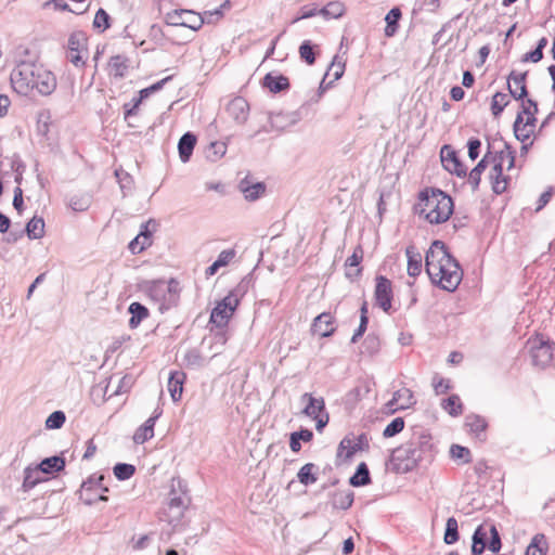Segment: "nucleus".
Wrapping results in <instances>:
<instances>
[{
    "mask_svg": "<svg viewBox=\"0 0 555 555\" xmlns=\"http://www.w3.org/2000/svg\"><path fill=\"white\" fill-rule=\"evenodd\" d=\"M182 364L186 369L198 370L204 365V358L198 349L192 348L184 353Z\"/></svg>",
    "mask_w": 555,
    "mask_h": 555,
    "instance_id": "4c0bfd02",
    "label": "nucleus"
},
{
    "mask_svg": "<svg viewBox=\"0 0 555 555\" xmlns=\"http://www.w3.org/2000/svg\"><path fill=\"white\" fill-rule=\"evenodd\" d=\"M186 379V375L182 371L170 372L168 378V391L173 402H178L181 399L183 392V385Z\"/></svg>",
    "mask_w": 555,
    "mask_h": 555,
    "instance_id": "6ab92c4d",
    "label": "nucleus"
},
{
    "mask_svg": "<svg viewBox=\"0 0 555 555\" xmlns=\"http://www.w3.org/2000/svg\"><path fill=\"white\" fill-rule=\"evenodd\" d=\"M491 145H488L487 154L478 162V164L470 170L468 175V182L472 185L473 191H477L481 181V175L488 167V158L491 154L490 151Z\"/></svg>",
    "mask_w": 555,
    "mask_h": 555,
    "instance_id": "a878e982",
    "label": "nucleus"
},
{
    "mask_svg": "<svg viewBox=\"0 0 555 555\" xmlns=\"http://www.w3.org/2000/svg\"><path fill=\"white\" fill-rule=\"evenodd\" d=\"M527 72L516 73L512 70L507 77V88L509 95L515 100H524L528 96V89L526 86Z\"/></svg>",
    "mask_w": 555,
    "mask_h": 555,
    "instance_id": "dca6fc26",
    "label": "nucleus"
},
{
    "mask_svg": "<svg viewBox=\"0 0 555 555\" xmlns=\"http://www.w3.org/2000/svg\"><path fill=\"white\" fill-rule=\"evenodd\" d=\"M392 297L393 294L391 281L384 275H377L375 278L374 289V298L376 305L385 312H388L391 309Z\"/></svg>",
    "mask_w": 555,
    "mask_h": 555,
    "instance_id": "ddd939ff",
    "label": "nucleus"
},
{
    "mask_svg": "<svg viewBox=\"0 0 555 555\" xmlns=\"http://www.w3.org/2000/svg\"><path fill=\"white\" fill-rule=\"evenodd\" d=\"M91 204L90 197L82 195V196H73L69 199V207L74 211H85L89 208Z\"/></svg>",
    "mask_w": 555,
    "mask_h": 555,
    "instance_id": "13d9d810",
    "label": "nucleus"
},
{
    "mask_svg": "<svg viewBox=\"0 0 555 555\" xmlns=\"http://www.w3.org/2000/svg\"><path fill=\"white\" fill-rule=\"evenodd\" d=\"M460 539L457 520L454 517H449L446 522V530L443 541L448 545L456 543Z\"/></svg>",
    "mask_w": 555,
    "mask_h": 555,
    "instance_id": "79ce46f5",
    "label": "nucleus"
},
{
    "mask_svg": "<svg viewBox=\"0 0 555 555\" xmlns=\"http://www.w3.org/2000/svg\"><path fill=\"white\" fill-rule=\"evenodd\" d=\"M317 46L313 44L310 40H304L299 46V55L300 59L306 62L308 65H313L315 63V53L314 48Z\"/></svg>",
    "mask_w": 555,
    "mask_h": 555,
    "instance_id": "09e8293b",
    "label": "nucleus"
},
{
    "mask_svg": "<svg viewBox=\"0 0 555 555\" xmlns=\"http://www.w3.org/2000/svg\"><path fill=\"white\" fill-rule=\"evenodd\" d=\"M25 232L30 240H38L44 235V220L41 217H33L26 224Z\"/></svg>",
    "mask_w": 555,
    "mask_h": 555,
    "instance_id": "e433bc0d",
    "label": "nucleus"
},
{
    "mask_svg": "<svg viewBox=\"0 0 555 555\" xmlns=\"http://www.w3.org/2000/svg\"><path fill=\"white\" fill-rule=\"evenodd\" d=\"M453 256L450 254L447 245L439 240L431 243L429 249L425 255V269L430 280H434L437 272H440L446 260L451 259Z\"/></svg>",
    "mask_w": 555,
    "mask_h": 555,
    "instance_id": "9d476101",
    "label": "nucleus"
},
{
    "mask_svg": "<svg viewBox=\"0 0 555 555\" xmlns=\"http://www.w3.org/2000/svg\"><path fill=\"white\" fill-rule=\"evenodd\" d=\"M113 472L118 480L125 481L130 479L134 475L135 467L134 465L128 463H117L114 466Z\"/></svg>",
    "mask_w": 555,
    "mask_h": 555,
    "instance_id": "3c124183",
    "label": "nucleus"
},
{
    "mask_svg": "<svg viewBox=\"0 0 555 555\" xmlns=\"http://www.w3.org/2000/svg\"><path fill=\"white\" fill-rule=\"evenodd\" d=\"M154 436V433L145 428L144 426H140L133 435V441L137 444H143L147 440L152 439Z\"/></svg>",
    "mask_w": 555,
    "mask_h": 555,
    "instance_id": "338daca9",
    "label": "nucleus"
},
{
    "mask_svg": "<svg viewBox=\"0 0 555 555\" xmlns=\"http://www.w3.org/2000/svg\"><path fill=\"white\" fill-rule=\"evenodd\" d=\"M197 138L194 133L185 132L178 142L179 157L182 163H188L193 154Z\"/></svg>",
    "mask_w": 555,
    "mask_h": 555,
    "instance_id": "412c9836",
    "label": "nucleus"
},
{
    "mask_svg": "<svg viewBox=\"0 0 555 555\" xmlns=\"http://www.w3.org/2000/svg\"><path fill=\"white\" fill-rule=\"evenodd\" d=\"M438 450L428 430L416 427L408 441L396 448L390 456L392 470L406 474L417 467L430 465Z\"/></svg>",
    "mask_w": 555,
    "mask_h": 555,
    "instance_id": "f257e3e1",
    "label": "nucleus"
},
{
    "mask_svg": "<svg viewBox=\"0 0 555 555\" xmlns=\"http://www.w3.org/2000/svg\"><path fill=\"white\" fill-rule=\"evenodd\" d=\"M513 130L516 139L521 143H525L533 133L532 129L524 127V117H521V114H517Z\"/></svg>",
    "mask_w": 555,
    "mask_h": 555,
    "instance_id": "a18cd8bd",
    "label": "nucleus"
},
{
    "mask_svg": "<svg viewBox=\"0 0 555 555\" xmlns=\"http://www.w3.org/2000/svg\"><path fill=\"white\" fill-rule=\"evenodd\" d=\"M128 312L130 313L128 325L131 330L137 328L141 322L150 315L149 309L138 301L131 302L129 305Z\"/></svg>",
    "mask_w": 555,
    "mask_h": 555,
    "instance_id": "b1692460",
    "label": "nucleus"
},
{
    "mask_svg": "<svg viewBox=\"0 0 555 555\" xmlns=\"http://www.w3.org/2000/svg\"><path fill=\"white\" fill-rule=\"evenodd\" d=\"M414 403L415 400L412 390L403 387L393 392L392 399L388 402V405H396L395 410H404Z\"/></svg>",
    "mask_w": 555,
    "mask_h": 555,
    "instance_id": "5701e85b",
    "label": "nucleus"
},
{
    "mask_svg": "<svg viewBox=\"0 0 555 555\" xmlns=\"http://www.w3.org/2000/svg\"><path fill=\"white\" fill-rule=\"evenodd\" d=\"M249 103L243 96H235L229 101L225 107L228 115L237 124L244 125L249 116Z\"/></svg>",
    "mask_w": 555,
    "mask_h": 555,
    "instance_id": "2eb2a0df",
    "label": "nucleus"
},
{
    "mask_svg": "<svg viewBox=\"0 0 555 555\" xmlns=\"http://www.w3.org/2000/svg\"><path fill=\"white\" fill-rule=\"evenodd\" d=\"M450 455L453 460H462L465 464L472 462L470 450L460 444L451 446Z\"/></svg>",
    "mask_w": 555,
    "mask_h": 555,
    "instance_id": "5fc2aeb1",
    "label": "nucleus"
},
{
    "mask_svg": "<svg viewBox=\"0 0 555 555\" xmlns=\"http://www.w3.org/2000/svg\"><path fill=\"white\" fill-rule=\"evenodd\" d=\"M167 25L188 27L192 30H199L204 25V20L199 13L192 10L179 9L172 10L165 15Z\"/></svg>",
    "mask_w": 555,
    "mask_h": 555,
    "instance_id": "9b49d317",
    "label": "nucleus"
},
{
    "mask_svg": "<svg viewBox=\"0 0 555 555\" xmlns=\"http://www.w3.org/2000/svg\"><path fill=\"white\" fill-rule=\"evenodd\" d=\"M313 439V433L308 428H300L289 436V448L293 452L298 453L301 450L300 442H310Z\"/></svg>",
    "mask_w": 555,
    "mask_h": 555,
    "instance_id": "f704fd0d",
    "label": "nucleus"
},
{
    "mask_svg": "<svg viewBox=\"0 0 555 555\" xmlns=\"http://www.w3.org/2000/svg\"><path fill=\"white\" fill-rule=\"evenodd\" d=\"M504 149L505 150L498 152L493 157L494 165L491 172V183L492 191L495 194L504 193L507 188V178L503 176L504 158H508L507 169H511L515 166V151L507 142H504Z\"/></svg>",
    "mask_w": 555,
    "mask_h": 555,
    "instance_id": "423d86ee",
    "label": "nucleus"
},
{
    "mask_svg": "<svg viewBox=\"0 0 555 555\" xmlns=\"http://www.w3.org/2000/svg\"><path fill=\"white\" fill-rule=\"evenodd\" d=\"M440 155L442 166L447 171L452 175H456L460 178H465L467 176V168L459 158L456 151H454L450 145H444L441 149Z\"/></svg>",
    "mask_w": 555,
    "mask_h": 555,
    "instance_id": "4468645a",
    "label": "nucleus"
},
{
    "mask_svg": "<svg viewBox=\"0 0 555 555\" xmlns=\"http://www.w3.org/2000/svg\"><path fill=\"white\" fill-rule=\"evenodd\" d=\"M42 472L38 468V465L35 467L27 466L24 469V480H23V489L24 491H28L36 487L38 483L46 481L47 479L42 477Z\"/></svg>",
    "mask_w": 555,
    "mask_h": 555,
    "instance_id": "cd10ccee",
    "label": "nucleus"
},
{
    "mask_svg": "<svg viewBox=\"0 0 555 555\" xmlns=\"http://www.w3.org/2000/svg\"><path fill=\"white\" fill-rule=\"evenodd\" d=\"M299 119L300 116L297 112L276 113L270 118L272 127L281 130L297 124Z\"/></svg>",
    "mask_w": 555,
    "mask_h": 555,
    "instance_id": "c85d7f7f",
    "label": "nucleus"
},
{
    "mask_svg": "<svg viewBox=\"0 0 555 555\" xmlns=\"http://www.w3.org/2000/svg\"><path fill=\"white\" fill-rule=\"evenodd\" d=\"M262 87L268 89L271 93H281L288 91L291 88L289 79L282 74L268 73L262 78Z\"/></svg>",
    "mask_w": 555,
    "mask_h": 555,
    "instance_id": "a211bd4d",
    "label": "nucleus"
},
{
    "mask_svg": "<svg viewBox=\"0 0 555 555\" xmlns=\"http://www.w3.org/2000/svg\"><path fill=\"white\" fill-rule=\"evenodd\" d=\"M190 504L191 498L188 494L186 483L180 478H172L168 501L160 519L177 528Z\"/></svg>",
    "mask_w": 555,
    "mask_h": 555,
    "instance_id": "20e7f679",
    "label": "nucleus"
},
{
    "mask_svg": "<svg viewBox=\"0 0 555 555\" xmlns=\"http://www.w3.org/2000/svg\"><path fill=\"white\" fill-rule=\"evenodd\" d=\"M528 347L534 366L544 369L551 365L555 358V343L537 336L528 340Z\"/></svg>",
    "mask_w": 555,
    "mask_h": 555,
    "instance_id": "6e6552de",
    "label": "nucleus"
},
{
    "mask_svg": "<svg viewBox=\"0 0 555 555\" xmlns=\"http://www.w3.org/2000/svg\"><path fill=\"white\" fill-rule=\"evenodd\" d=\"M66 421V415L63 411L52 412L46 420V427L48 429H59Z\"/></svg>",
    "mask_w": 555,
    "mask_h": 555,
    "instance_id": "6e6d98bb",
    "label": "nucleus"
},
{
    "mask_svg": "<svg viewBox=\"0 0 555 555\" xmlns=\"http://www.w3.org/2000/svg\"><path fill=\"white\" fill-rule=\"evenodd\" d=\"M363 259V248L361 245H358L352 255L349 256L347 259H346V262H345V266L346 268H358L360 267V263Z\"/></svg>",
    "mask_w": 555,
    "mask_h": 555,
    "instance_id": "69168bd1",
    "label": "nucleus"
},
{
    "mask_svg": "<svg viewBox=\"0 0 555 555\" xmlns=\"http://www.w3.org/2000/svg\"><path fill=\"white\" fill-rule=\"evenodd\" d=\"M546 550L547 546L544 534L537 533L527 546L526 555H545Z\"/></svg>",
    "mask_w": 555,
    "mask_h": 555,
    "instance_id": "a19ab883",
    "label": "nucleus"
},
{
    "mask_svg": "<svg viewBox=\"0 0 555 555\" xmlns=\"http://www.w3.org/2000/svg\"><path fill=\"white\" fill-rule=\"evenodd\" d=\"M65 467V460L63 456L53 455L50 457L43 459L39 464L38 468L41 469L43 474H54L63 470Z\"/></svg>",
    "mask_w": 555,
    "mask_h": 555,
    "instance_id": "2f4dec72",
    "label": "nucleus"
},
{
    "mask_svg": "<svg viewBox=\"0 0 555 555\" xmlns=\"http://www.w3.org/2000/svg\"><path fill=\"white\" fill-rule=\"evenodd\" d=\"M404 428L403 417L393 418L384 429L383 436L385 438H391L400 434Z\"/></svg>",
    "mask_w": 555,
    "mask_h": 555,
    "instance_id": "4d7b16f0",
    "label": "nucleus"
},
{
    "mask_svg": "<svg viewBox=\"0 0 555 555\" xmlns=\"http://www.w3.org/2000/svg\"><path fill=\"white\" fill-rule=\"evenodd\" d=\"M227 153V144L224 142H211L208 151L207 158L211 162H217Z\"/></svg>",
    "mask_w": 555,
    "mask_h": 555,
    "instance_id": "864d4df0",
    "label": "nucleus"
},
{
    "mask_svg": "<svg viewBox=\"0 0 555 555\" xmlns=\"http://www.w3.org/2000/svg\"><path fill=\"white\" fill-rule=\"evenodd\" d=\"M372 482L370 469L366 463L361 462L357 468L354 474L349 478V483L352 487H363L367 486Z\"/></svg>",
    "mask_w": 555,
    "mask_h": 555,
    "instance_id": "72a5a7b5",
    "label": "nucleus"
},
{
    "mask_svg": "<svg viewBox=\"0 0 555 555\" xmlns=\"http://www.w3.org/2000/svg\"><path fill=\"white\" fill-rule=\"evenodd\" d=\"M453 209L452 197L439 189L425 190L420 193L418 214L431 224L448 221Z\"/></svg>",
    "mask_w": 555,
    "mask_h": 555,
    "instance_id": "7ed1b4c3",
    "label": "nucleus"
},
{
    "mask_svg": "<svg viewBox=\"0 0 555 555\" xmlns=\"http://www.w3.org/2000/svg\"><path fill=\"white\" fill-rule=\"evenodd\" d=\"M319 466L314 463L305 464L297 473L298 481L308 487L317 482Z\"/></svg>",
    "mask_w": 555,
    "mask_h": 555,
    "instance_id": "7c9ffc66",
    "label": "nucleus"
},
{
    "mask_svg": "<svg viewBox=\"0 0 555 555\" xmlns=\"http://www.w3.org/2000/svg\"><path fill=\"white\" fill-rule=\"evenodd\" d=\"M301 402H306L302 414L315 421V429L322 433L330 422V414L325 408L323 397H314L309 392H305L300 397Z\"/></svg>",
    "mask_w": 555,
    "mask_h": 555,
    "instance_id": "1a4fd4ad",
    "label": "nucleus"
},
{
    "mask_svg": "<svg viewBox=\"0 0 555 555\" xmlns=\"http://www.w3.org/2000/svg\"><path fill=\"white\" fill-rule=\"evenodd\" d=\"M408 257V274L412 278H416L422 272V255L416 250L414 246H408L405 249Z\"/></svg>",
    "mask_w": 555,
    "mask_h": 555,
    "instance_id": "bb28decb",
    "label": "nucleus"
},
{
    "mask_svg": "<svg viewBox=\"0 0 555 555\" xmlns=\"http://www.w3.org/2000/svg\"><path fill=\"white\" fill-rule=\"evenodd\" d=\"M105 476L103 474H92L85 480L80 487V500L92 505L96 503V492H108V487L104 486Z\"/></svg>",
    "mask_w": 555,
    "mask_h": 555,
    "instance_id": "f8f14e48",
    "label": "nucleus"
},
{
    "mask_svg": "<svg viewBox=\"0 0 555 555\" xmlns=\"http://www.w3.org/2000/svg\"><path fill=\"white\" fill-rule=\"evenodd\" d=\"M12 88L21 95L37 92L41 95L51 94L56 88V78L42 64L21 60L10 75Z\"/></svg>",
    "mask_w": 555,
    "mask_h": 555,
    "instance_id": "f03ea898",
    "label": "nucleus"
},
{
    "mask_svg": "<svg viewBox=\"0 0 555 555\" xmlns=\"http://www.w3.org/2000/svg\"><path fill=\"white\" fill-rule=\"evenodd\" d=\"M87 35L81 30L74 31L68 38V50H87Z\"/></svg>",
    "mask_w": 555,
    "mask_h": 555,
    "instance_id": "49530a36",
    "label": "nucleus"
},
{
    "mask_svg": "<svg viewBox=\"0 0 555 555\" xmlns=\"http://www.w3.org/2000/svg\"><path fill=\"white\" fill-rule=\"evenodd\" d=\"M164 289L169 305H176L179 299L180 284L177 280L164 281Z\"/></svg>",
    "mask_w": 555,
    "mask_h": 555,
    "instance_id": "8fccbe9b",
    "label": "nucleus"
},
{
    "mask_svg": "<svg viewBox=\"0 0 555 555\" xmlns=\"http://www.w3.org/2000/svg\"><path fill=\"white\" fill-rule=\"evenodd\" d=\"M527 103L532 105V111L525 109L520 111L518 114H521V117H524V115H527V119L526 122H524V127L532 129L534 131L537 122L535 114L539 112L538 103L532 99H527Z\"/></svg>",
    "mask_w": 555,
    "mask_h": 555,
    "instance_id": "603ef678",
    "label": "nucleus"
},
{
    "mask_svg": "<svg viewBox=\"0 0 555 555\" xmlns=\"http://www.w3.org/2000/svg\"><path fill=\"white\" fill-rule=\"evenodd\" d=\"M335 318L330 312L319 314L312 323L311 331L321 337H330L335 332Z\"/></svg>",
    "mask_w": 555,
    "mask_h": 555,
    "instance_id": "f3484780",
    "label": "nucleus"
},
{
    "mask_svg": "<svg viewBox=\"0 0 555 555\" xmlns=\"http://www.w3.org/2000/svg\"><path fill=\"white\" fill-rule=\"evenodd\" d=\"M111 74L116 78H124L128 72V59L124 55H114L108 62Z\"/></svg>",
    "mask_w": 555,
    "mask_h": 555,
    "instance_id": "c9c22d12",
    "label": "nucleus"
},
{
    "mask_svg": "<svg viewBox=\"0 0 555 555\" xmlns=\"http://www.w3.org/2000/svg\"><path fill=\"white\" fill-rule=\"evenodd\" d=\"M441 408L453 417L463 413V404L457 395H451L448 398L442 399Z\"/></svg>",
    "mask_w": 555,
    "mask_h": 555,
    "instance_id": "58836bf2",
    "label": "nucleus"
},
{
    "mask_svg": "<svg viewBox=\"0 0 555 555\" xmlns=\"http://www.w3.org/2000/svg\"><path fill=\"white\" fill-rule=\"evenodd\" d=\"M133 377L131 375H125L120 378L117 388L109 395V397L118 396L128 392L133 385Z\"/></svg>",
    "mask_w": 555,
    "mask_h": 555,
    "instance_id": "e2e57ef3",
    "label": "nucleus"
},
{
    "mask_svg": "<svg viewBox=\"0 0 555 555\" xmlns=\"http://www.w3.org/2000/svg\"><path fill=\"white\" fill-rule=\"evenodd\" d=\"M240 190L247 201H256L264 193L266 185L262 182L250 184L247 179H243L240 182Z\"/></svg>",
    "mask_w": 555,
    "mask_h": 555,
    "instance_id": "c756f323",
    "label": "nucleus"
},
{
    "mask_svg": "<svg viewBox=\"0 0 555 555\" xmlns=\"http://www.w3.org/2000/svg\"><path fill=\"white\" fill-rule=\"evenodd\" d=\"M465 426L477 439L480 441L486 440L485 433L488 428V422L485 417L478 414H469L465 417Z\"/></svg>",
    "mask_w": 555,
    "mask_h": 555,
    "instance_id": "aec40b11",
    "label": "nucleus"
},
{
    "mask_svg": "<svg viewBox=\"0 0 555 555\" xmlns=\"http://www.w3.org/2000/svg\"><path fill=\"white\" fill-rule=\"evenodd\" d=\"M402 17V12L399 7L392 8L385 16L386 27L385 36L390 38L396 35L399 28V21Z\"/></svg>",
    "mask_w": 555,
    "mask_h": 555,
    "instance_id": "473e14b6",
    "label": "nucleus"
},
{
    "mask_svg": "<svg viewBox=\"0 0 555 555\" xmlns=\"http://www.w3.org/2000/svg\"><path fill=\"white\" fill-rule=\"evenodd\" d=\"M111 27V16L109 14L102 8H100L93 20V28L99 33H104Z\"/></svg>",
    "mask_w": 555,
    "mask_h": 555,
    "instance_id": "de8ad7c7",
    "label": "nucleus"
},
{
    "mask_svg": "<svg viewBox=\"0 0 555 555\" xmlns=\"http://www.w3.org/2000/svg\"><path fill=\"white\" fill-rule=\"evenodd\" d=\"M361 352L373 357L379 352L380 340L379 337L373 333H370L363 340L361 346Z\"/></svg>",
    "mask_w": 555,
    "mask_h": 555,
    "instance_id": "37998d69",
    "label": "nucleus"
},
{
    "mask_svg": "<svg viewBox=\"0 0 555 555\" xmlns=\"http://www.w3.org/2000/svg\"><path fill=\"white\" fill-rule=\"evenodd\" d=\"M142 289L152 300L157 302H168L166 292L164 289V280L146 281L144 282Z\"/></svg>",
    "mask_w": 555,
    "mask_h": 555,
    "instance_id": "4be33fe9",
    "label": "nucleus"
},
{
    "mask_svg": "<svg viewBox=\"0 0 555 555\" xmlns=\"http://www.w3.org/2000/svg\"><path fill=\"white\" fill-rule=\"evenodd\" d=\"M509 96L511 95L503 92L494 93L491 101V112L494 117H499L509 104Z\"/></svg>",
    "mask_w": 555,
    "mask_h": 555,
    "instance_id": "c03bdc74",
    "label": "nucleus"
},
{
    "mask_svg": "<svg viewBox=\"0 0 555 555\" xmlns=\"http://www.w3.org/2000/svg\"><path fill=\"white\" fill-rule=\"evenodd\" d=\"M87 55H88V51H82V50H76V51L68 50V52H67L68 61L76 67L85 66Z\"/></svg>",
    "mask_w": 555,
    "mask_h": 555,
    "instance_id": "bf43d9fd",
    "label": "nucleus"
},
{
    "mask_svg": "<svg viewBox=\"0 0 555 555\" xmlns=\"http://www.w3.org/2000/svg\"><path fill=\"white\" fill-rule=\"evenodd\" d=\"M156 227V221L151 219L147 222L141 224L140 232L137 236L139 238H142V242H152V232L155 230Z\"/></svg>",
    "mask_w": 555,
    "mask_h": 555,
    "instance_id": "680f3d73",
    "label": "nucleus"
},
{
    "mask_svg": "<svg viewBox=\"0 0 555 555\" xmlns=\"http://www.w3.org/2000/svg\"><path fill=\"white\" fill-rule=\"evenodd\" d=\"M369 448L370 439L365 433H362L353 439V447L349 454H356L358 451H366Z\"/></svg>",
    "mask_w": 555,
    "mask_h": 555,
    "instance_id": "052dcab7",
    "label": "nucleus"
},
{
    "mask_svg": "<svg viewBox=\"0 0 555 555\" xmlns=\"http://www.w3.org/2000/svg\"><path fill=\"white\" fill-rule=\"evenodd\" d=\"M481 141L478 138H470L467 142L468 157L472 160L478 158L480 154Z\"/></svg>",
    "mask_w": 555,
    "mask_h": 555,
    "instance_id": "774afa93",
    "label": "nucleus"
},
{
    "mask_svg": "<svg viewBox=\"0 0 555 555\" xmlns=\"http://www.w3.org/2000/svg\"><path fill=\"white\" fill-rule=\"evenodd\" d=\"M345 13V5L340 1H331L325 7L320 9L319 14L328 18H339Z\"/></svg>",
    "mask_w": 555,
    "mask_h": 555,
    "instance_id": "ea45409f",
    "label": "nucleus"
},
{
    "mask_svg": "<svg viewBox=\"0 0 555 555\" xmlns=\"http://www.w3.org/2000/svg\"><path fill=\"white\" fill-rule=\"evenodd\" d=\"M354 494L351 490H339L331 494V505L335 509L346 511L351 507Z\"/></svg>",
    "mask_w": 555,
    "mask_h": 555,
    "instance_id": "393cba45",
    "label": "nucleus"
},
{
    "mask_svg": "<svg viewBox=\"0 0 555 555\" xmlns=\"http://www.w3.org/2000/svg\"><path fill=\"white\" fill-rule=\"evenodd\" d=\"M446 261L440 272L430 281L443 291L454 292L463 279V270L454 257Z\"/></svg>",
    "mask_w": 555,
    "mask_h": 555,
    "instance_id": "0eeeda50",
    "label": "nucleus"
},
{
    "mask_svg": "<svg viewBox=\"0 0 555 555\" xmlns=\"http://www.w3.org/2000/svg\"><path fill=\"white\" fill-rule=\"evenodd\" d=\"M491 538L487 543L488 548L492 553H499L502 547L501 537L495 526H491L490 528Z\"/></svg>",
    "mask_w": 555,
    "mask_h": 555,
    "instance_id": "0e129e2a",
    "label": "nucleus"
},
{
    "mask_svg": "<svg viewBox=\"0 0 555 555\" xmlns=\"http://www.w3.org/2000/svg\"><path fill=\"white\" fill-rule=\"evenodd\" d=\"M249 281L247 278L242 280L234 291H231L223 299H221L210 313V323H214L217 327L223 330L228 324L232 315L234 314L237 306L240 305V296L246 292Z\"/></svg>",
    "mask_w": 555,
    "mask_h": 555,
    "instance_id": "39448f33",
    "label": "nucleus"
}]
</instances>
